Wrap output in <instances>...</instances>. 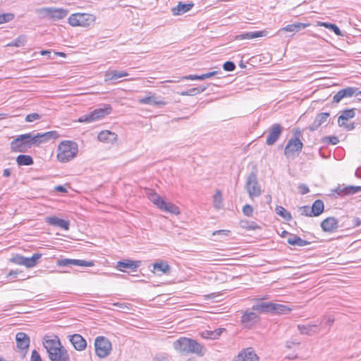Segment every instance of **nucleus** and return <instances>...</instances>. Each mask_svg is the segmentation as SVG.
Listing matches in <instances>:
<instances>
[{"label": "nucleus", "instance_id": "79ce46f5", "mask_svg": "<svg viewBox=\"0 0 361 361\" xmlns=\"http://www.w3.org/2000/svg\"><path fill=\"white\" fill-rule=\"evenodd\" d=\"M213 204L214 208L217 209H219L222 206V195L219 190H217L213 196Z\"/></svg>", "mask_w": 361, "mask_h": 361}, {"label": "nucleus", "instance_id": "864d4df0", "mask_svg": "<svg viewBox=\"0 0 361 361\" xmlns=\"http://www.w3.org/2000/svg\"><path fill=\"white\" fill-rule=\"evenodd\" d=\"M223 68L226 71H233L235 68V65L232 61H226L224 63Z\"/></svg>", "mask_w": 361, "mask_h": 361}, {"label": "nucleus", "instance_id": "603ef678", "mask_svg": "<svg viewBox=\"0 0 361 361\" xmlns=\"http://www.w3.org/2000/svg\"><path fill=\"white\" fill-rule=\"evenodd\" d=\"M14 18L12 13H5L0 15V24L11 20Z\"/></svg>", "mask_w": 361, "mask_h": 361}, {"label": "nucleus", "instance_id": "b1692460", "mask_svg": "<svg viewBox=\"0 0 361 361\" xmlns=\"http://www.w3.org/2000/svg\"><path fill=\"white\" fill-rule=\"evenodd\" d=\"M356 91L353 87H347L339 90L333 97V102L338 103L341 99L345 97H352Z\"/></svg>", "mask_w": 361, "mask_h": 361}, {"label": "nucleus", "instance_id": "8fccbe9b", "mask_svg": "<svg viewBox=\"0 0 361 361\" xmlns=\"http://www.w3.org/2000/svg\"><path fill=\"white\" fill-rule=\"evenodd\" d=\"M52 7H44L39 8L38 10V13L42 15L43 17H49L51 18Z\"/></svg>", "mask_w": 361, "mask_h": 361}, {"label": "nucleus", "instance_id": "052dcab7", "mask_svg": "<svg viewBox=\"0 0 361 361\" xmlns=\"http://www.w3.org/2000/svg\"><path fill=\"white\" fill-rule=\"evenodd\" d=\"M324 140V142H326V140H329V142L332 145H336L339 142V140L336 136L326 137Z\"/></svg>", "mask_w": 361, "mask_h": 361}, {"label": "nucleus", "instance_id": "9b49d317", "mask_svg": "<svg viewBox=\"0 0 361 361\" xmlns=\"http://www.w3.org/2000/svg\"><path fill=\"white\" fill-rule=\"evenodd\" d=\"M255 311L247 310L243 312L240 323L244 327L250 329L259 322V317Z\"/></svg>", "mask_w": 361, "mask_h": 361}, {"label": "nucleus", "instance_id": "f3484780", "mask_svg": "<svg viewBox=\"0 0 361 361\" xmlns=\"http://www.w3.org/2000/svg\"><path fill=\"white\" fill-rule=\"evenodd\" d=\"M69 341L73 348L78 351L84 350L87 347L85 339L80 334H75L69 336Z\"/></svg>", "mask_w": 361, "mask_h": 361}, {"label": "nucleus", "instance_id": "338daca9", "mask_svg": "<svg viewBox=\"0 0 361 361\" xmlns=\"http://www.w3.org/2000/svg\"><path fill=\"white\" fill-rule=\"evenodd\" d=\"M217 73H218V71H212V72H209V73L202 74L203 80L211 78V77L215 75L216 74H217Z\"/></svg>", "mask_w": 361, "mask_h": 361}, {"label": "nucleus", "instance_id": "680f3d73", "mask_svg": "<svg viewBox=\"0 0 361 361\" xmlns=\"http://www.w3.org/2000/svg\"><path fill=\"white\" fill-rule=\"evenodd\" d=\"M230 233V231L228 230H218L215 231L212 233V235L215 236L216 235H221L224 236H228Z\"/></svg>", "mask_w": 361, "mask_h": 361}, {"label": "nucleus", "instance_id": "69168bd1", "mask_svg": "<svg viewBox=\"0 0 361 361\" xmlns=\"http://www.w3.org/2000/svg\"><path fill=\"white\" fill-rule=\"evenodd\" d=\"M300 345V342L294 341H288L286 342V347L288 348H291L293 346H298Z\"/></svg>", "mask_w": 361, "mask_h": 361}, {"label": "nucleus", "instance_id": "bb28decb", "mask_svg": "<svg viewBox=\"0 0 361 361\" xmlns=\"http://www.w3.org/2000/svg\"><path fill=\"white\" fill-rule=\"evenodd\" d=\"M140 104H153L155 106H163L166 105V102L163 100H159L155 97V94H153L151 96L145 97L141 98L138 100Z\"/></svg>", "mask_w": 361, "mask_h": 361}, {"label": "nucleus", "instance_id": "774afa93", "mask_svg": "<svg viewBox=\"0 0 361 361\" xmlns=\"http://www.w3.org/2000/svg\"><path fill=\"white\" fill-rule=\"evenodd\" d=\"M334 322V318L329 316L326 318V324L331 326L333 324Z\"/></svg>", "mask_w": 361, "mask_h": 361}, {"label": "nucleus", "instance_id": "4d7b16f0", "mask_svg": "<svg viewBox=\"0 0 361 361\" xmlns=\"http://www.w3.org/2000/svg\"><path fill=\"white\" fill-rule=\"evenodd\" d=\"M30 361H42L40 355L36 350H32Z\"/></svg>", "mask_w": 361, "mask_h": 361}, {"label": "nucleus", "instance_id": "393cba45", "mask_svg": "<svg viewBox=\"0 0 361 361\" xmlns=\"http://www.w3.org/2000/svg\"><path fill=\"white\" fill-rule=\"evenodd\" d=\"M298 329L300 334L312 336L319 332L320 329L317 324L298 325Z\"/></svg>", "mask_w": 361, "mask_h": 361}, {"label": "nucleus", "instance_id": "09e8293b", "mask_svg": "<svg viewBox=\"0 0 361 361\" xmlns=\"http://www.w3.org/2000/svg\"><path fill=\"white\" fill-rule=\"evenodd\" d=\"M241 226L247 230H256L259 227L255 222L241 221Z\"/></svg>", "mask_w": 361, "mask_h": 361}, {"label": "nucleus", "instance_id": "473e14b6", "mask_svg": "<svg viewBox=\"0 0 361 361\" xmlns=\"http://www.w3.org/2000/svg\"><path fill=\"white\" fill-rule=\"evenodd\" d=\"M324 205L323 202L320 200H317L314 202L312 206L311 213L312 214V216H317L324 212Z\"/></svg>", "mask_w": 361, "mask_h": 361}, {"label": "nucleus", "instance_id": "9d476101", "mask_svg": "<svg viewBox=\"0 0 361 361\" xmlns=\"http://www.w3.org/2000/svg\"><path fill=\"white\" fill-rule=\"evenodd\" d=\"M10 145L11 151L14 152H25L31 147L27 133L18 136Z\"/></svg>", "mask_w": 361, "mask_h": 361}, {"label": "nucleus", "instance_id": "f8f14e48", "mask_svg": "<svg viewBox=\"0 0 361 361\" xmlns=\"http://www.w3.org/2000/svg\"><path fill=\"white\" fill-rule=\"evenodd\" d=\"M283 130V128L280 124H273L268 130L266 144L267 145H273L279 138Z\"/></svg>", "mask_w": 361, "mask_h": 361}, {"label": "nucleus", "instance_id": "20e7f679", "mask_svg": "<svg viewBox=\"0 0 361 361\" xmlns=\"http://www.w3.org/2000/svg\"><path fill=\"white\" fill-rule=\"evenodd\" d=\"M252 310L261 313L287 314L292 308L283 304L262 302L254 305Z\"/></svg>", "mask_w": 361, "mask_h": 361}, {"label": "nucleus", "instance_id": "de8ad7c7", "mask_svg": "<svg viewBox=\"0 0 361 361\" xmlns=\"http://www.w3.org/2000/svg\"><path fill=\"white\" fill-rule=\"evenodd\" d=\"M42 118V115L37 114V113H32L30 114H27L25 118V121L27 123H31L35 121L39 120Z\"/></svg>", "mask_w": 361, "mask_h": 361}, {"label": "nucleus", "instance_id": "423d86ee", "mask_svg": "<svg viewBox=\"0 0 361 361\" xmlns=\"http://www.w3.org/2000/svg\"><path fill=\"white\" fill-rule=\"evenodd\" d=\"M112 107L110 104H104L102 107L94 109L89 114L80 116L78 118L80 123H92L100 120L111 114Z\"/></svg>", "mask_w": 361, "mask_h": 361}, {"label": "nucleus", "instance_id": "ea45409f", "mask_svg": "<svg viewBox=\"0 0 361 361\" xmlns=\"http://www.w3.org/2000/svg\"><path fill=\"white\" fill-rule=\"evenodd\" d=\"M26 42H27L26 36L25 35H21L19 37H18L16 39H15L13 41L7 44L6 45V47H20L24 46Z\"/></svg>", "mask_w": 361, "mask_h": 361}, {"label": "nucleus", "instance_id": "dca6fc26", "mask_svg": "<svg viewBox=\"0 0 361 361\" xmlns=\"http://www.w3.org/2000/svg\"><path fill=\"white\" fill-rule=\"evenodd\" d=\"M361 191V186H345L338 185L332 190L333 193H336L339 196L355 194Z\"/></svg>", "mask_w": 361, "mask_h": 361}, {"label": "nucleus", "instance_id": "37998d69", "mask_svg": "<svg viewBox=\"0 0 361 361\" xmlns=\"http://www.w3.org/2000/svg\"><path fill=\"white\" fill-rule=\"evenodd\" d=\"M221 334L220 330L205 331L202 332L201 336L204 338L216 339Z\"/></svg>", "mask_w": 361, "mask_h": 361}, {"label": "nucleus", "instance_id": "c03bdc74", "mask_svg": "<svg viewBox=\"0 0 361 361\" xmlns=\"http://www.w3.org/2000/svg\"><path fill=\"white\" fill-rule=\"evenodd\" d=\"M276 212L278 215L281 216L286 221H289L292 218L290 212L286 211V209L282 206H277L276 207Z\"/></svg>", "mask_w": 361, "mask_h": 361}, {"label": "nucleus", "instance_id": "1a4fd4ad", "mask_svg": "<svg viewBox=\"0 0 361 361\" xmlns=\"http://www.w3.org/2000/svg\"><path fill=\"white\" fill-rule=\"evenodd\" d=\"M245 187L251 199L259 197L262 194V190L255 173H251L247 176Z\"/></svg>", "mask_w": 361, "mask_h": 361}, {"label": "nucleus", "instance_id": "2f4dec72", "mask_svg": "<svg viewBox=\"0 0 361 361\" xmlns=\"http://www.w3.org/2000/svg\"><path fill=\"white\" fill-rule=\"evenodd\" d=\"M355 115V114L353 109H346L343 111L341 116L338 118V126H344L345 121L353 118Z\"/></svg>", "mask_w": 361, "mask_h": 361}, {"label": "nucleus", "instance_id": "4c0bfd02", "mask_svg": "<svg viewBox=\"0 0 361 361\" xmlns=\"http://www.w3.org/2000/svg\"><path fill=\"white\" fill-rule=\"evenodd\" d=\"M318 26L324 27L326 28H328L331 30H332L337 36H343V33L341 32L339 27L333 23H329L326 22H318L317 23Z\"/></svg>", "mask_w": 361, "mask_h": 361}, {"label": "nucleus", "instance_id": "ddd939ff", "mask_svg": "<svg viewBox=\"0 0 361 361\" xmlns=\"http://www.w3.org/2000/svg\"><path fill=\"white\" fill-rule=\"evenodd\" d=\"M56 264L59 267L67 266H78V267H93L94 265L93 261H86L82 259H59L56 262Z\"/></svg>", "mask_w": 361, "mask_h": 361}, {"label": "nucleus", "instance_id": "f704fd0d", "mask_svg": "<svg viewBox=\"0 0 361 361\" xmlns=\"http://www.w3.org/2000/svg\"><path fill=\"white\" fill-rule=\"evenodd\" d=\"M161 210L176 215L180 214V209L177 206L173 203L166 202L165 201L164 202V205H162L161 208Z\"/></svg>", "mask_w": 361, "mask_h": 361}, {"label": "nucleus", "instance_id": "0eeeda50", "mask_svg": "<svg viewBox=\"0 0 361 361\" xmlns=\"http://www.w3.org/2000/svg\"><path fill=\"white\" fill-rule=\"evenodd\" d=\"M95 353L99 358L107 357L111 350V343L108 338L104 336H98L94 341Z\"/></svg>", "mask_w": 361, "mask_h": 361}, {"label": "nucleus", "instance_id": "5701e85b", "mask_svg": "<svg viewBox=\"0 0 361 361\" xmlns=\"http://www.w3.org/2000/svg\"><path fill=\"white\" fill-rule=\"evenodd\" d=\"M17 346L21 350H27L30 345V338L24 332H18L16 336Z\"/></svg>", "mask_w": 361, "mask_h": 361}, {"label": "nucleus", "instance_id": "a19ab883", "mask_svg": "<svg viewBox=\"0 0 361 361\" xmlns=\"http://www.w3.org/2000/svg\"><path fill=\"white\" fill-rule=\"evenodd\" d=\"M149 199L150 201L155 204L159 209H161L162 205H164V200L161 196L157 193L152 192L149 194Z\"/></svg>", "mask_w": 361, "mask_h": 361}, {"label": "nucleus", "instance_id": "f03ea898", "mask_svg": "<svg viewBox=\"0 0 361 361\" xmlns=\"http://www.w3.org/2000/svg\"><path fill=\"white\" fill-rule=\"evenodd\" d=\"M78 154V145L72 140L61 141L56 149V159L61 163H68L74 159Z\"/></svg>", "mask_w": 361, "mask_h": 361}, {"label": "nucleus", "instance_id": "58836bf2", "mask_svg": "<svg viewBox=\"0 0 361 361\" xmlns=\"http://www.w3.org/2000/svg\"><path fill=\"white\" fill-rule=\"evenodd\" d=\"M203 80V77H202V75H186V76H183V77L180 78H178V80H169L161 81V82H160V84H164L165 82H178L180 80Z\"/></svg>", "mask_w": 361, "mask_h": 361}, {"label": "nucleus", "instance_id": "a211bd4d", "mask_svg": "<svg viewBox=\"0 0 361 361\" xmlns=\"http://www.w3.org/2000/svg\"><path fill=\"white\" fill-rule=\"evenodd\" d=\"M330 114L326 112L318 114L313 123L310 126L309 129L310 131L317 130L321 126L328 121Z\"/></svg>", "mask_w": 361, "mask_h": 361}, {"label": "nucleus", "instance_id": "13d9d810", "mask_svg": "<svg viewBox=\"0 0 361 361\" xmlns=\"http://www.w3.org/2000/svg\"><path fill=\"white\" fill-rule=\"evenodd\" d=\"M24 259L25 257H23L21 255H16L13 258L12 261L17 264L23 265Z\"/></svg>", "mask_w": 361, "mask_h": 361}, {"label": "nucleus", "instance_id": "a18cd8bd", "mask_svg": "<svg viewBox=\"0 0 361 361\" xmlns=\"http://www.w3.org/2000/svg\"><path fill=\"white\" fill-rule=\"evenodd\" d=\"M118 71H108L104 73V81L109 82L111 80H116L118 79Z\"/></svg>", "mask_w": 361, "mask_h": 361}, {"label": "nucleus", "instance_id": "39448f33", "mask_svg": "<svg viewBox=\"0 0 361 361\" xmlns=\"http://www.w3.org/2000/svg\"><path fill=\"white\" fill-rule=\"evenodd\" d=\"M96 21V16L91 13H75L68 18V23L73 27H89Z\"/></svg>", "mask_w": 361, "mask_h": 361}, {"label": "nucleus", "instance_id": "49530a36", "mask_svg": "<svg viewBox=\"0 0 361 361\" xmlns=\"http://www.w3.org/2000/svg\"><path fill=\"white\" fill-rule=\"evenodd\" d=\"M42 135L44 142H47L49 140H56L60 136L59 133L55 130L42 133Z\"/></svg>", "mask_w": 361, "mask_h": 361}, {"label": "nucleus", "instance_id": "c756f323", "mask_svg": "<svg viewBox=\"0 0 361 361\" xmlns=\"http://www.w3.org/2000/svg\"><path fill=\"white\" fill-rule=\"evenodd\" d=\"M68 14V10L67 9L52 7L50 18L54 20H61L66 17Z\"/></svg>", "mask_w": 361, "mask_h": 361}, {"label": "nucleus", "instance_id": "c85d7f7f", "mask_svg": "<svg viewBox=\"0 0 361 361\" xmlns=\"http://www.w3.org/2000/svg\"><path fill=\"white\" fill-rule=\"evenodd\" d=\"M288 244L294 246L304 247L310 244V242L302 239L300 237L295 234L289 235L287 239Z\"/></svg>", "mask_w": 361, "mask_h": 361}, {"label": "nucleus", "instance_id": "6ab92c4d", "mask_svg": "<svg viewBox=\"0 0 361 361\" xmlns=\"http://www.w3.org/2000/svg\"><path fill=\"white\" fill-rule=\"evenodd\" d=\"M338 220L334 217H328L321 223V227L325 232H333L337 229L338 225Z\"/></svg>", "mask_w": 361, "mask_h": 361}, {"label": "nucleus", "instance_id": "7c9ffc66", "mask_svg": "<svg viewBox=\"0 0 361 361\" xmlns=\"http://www.w3.org/2000/svg\"><path fill=\"white\" fill-rule=\"evenodd\" d=\"M171 267L165 261H159L153 264V272L160 271L162 274H168L170 272Z\"/></svg>", "mask_w": 361, "mask_h": 361}, {"label": "nucleus", "instance_id": "aec40b11", "mask_svg": "<svg viewBox=\"0 0 361 361\" xmlns=\"http://www.w3.org/2000/svg\"><path fill=\"white\" fill-rule=\"evenodd\" d=\"M268 35V31L266 30L256 32H245L238 35H236L235 39L237 40L242 39H252L257 37H262Z\"/></svg>", "mask_w": 361, "mask_h": 361}, {"label": "nucleus", "instance_id": "4468645a", "mask_svg": "<svg viewBox=\"0 0 361 361\" xmlns=\"http://www.w3.org/2000/svg\"><path fill=\"white\" fill-rule=\"evenodd\" d=\"M233 361H259V357L252 348H247L239 352Z\"/></svg>", "mask_w": 361, "mask_h": 361}, {"label": "nucleus", "instance_id": "6e6552de", "mask_svg": "<svg viewBox=\"0 0 361 361\" xmlns=\"http://www.w3.org/2000/svg\"><path fill=\"white\" fill-rule=\"evenodd\" d=\"M300 131H296L295 137L288 141L284 149V154L287 158L293 157L295 152H300L302 150L303 144L300 140Z\"/></svg>", "mask_w": 361, "mask_h": 361}, {"label": "nucleus", "instance_id": "2eb2a0df", "mask_svg": "<svg viewBox=\"0 0 361 361\" xmlns=\"http://www.w3.org/2000/svg\"><path fill=\"white\" fill-rule=\"evenodd\" d=\"M141 262L140 261H134L131 259H125L123 261H119L117 262V264L116 266V268L121 271L124 272L125 269H130L133 271H135L140 266Z\"/></svg>", "mask_w": 361, "mask_h": 361}, {"label": "nucleus", "instance_id": "e2e57ef3", "mask_svg": "<svg viewBox=\"0 0 361 361\" xmlns=\"http://www.w3.org/2000/svg\"><path fill=\"white\" fill-rule=\"evenodd\" d=\"M298 189L302 195H305L309 192V188L305 184H300L298 186Z\"/></svg>", "mask_w": 361, "mask_h": 361}, {"label": "nucleus", "instance_id": "6e6d98bb", "mask_svg": "<svg viewBox=\"0 0 361 361\" xmlns=\"http://www.w3.org/2000/svg\"><path fill=\"white\" fill-rule=\"evenodd\" d=\"M300 212L302 215L312 216V214L311 213V208L308 206H303L300 208Z\"/></svg>", "mask_w": 361, "mask_h": 361}, {"label": "nucleus", "instance_id": "3c124183", "mask_svg": "<svg viewBox=\"0 0 361 361\" xmlns=\"http://www.w3.org/2000/svg\"><path fill=\"white\" fill-rule=\"evenodd\" d=\"M206 90L205 87H193L190 90H188V95L189 96H195L197 94H200L202 92H204Z\"/></svg>", "mask_w": 361, "mask_h": 361}, {"label": "nucleus", "instance_id": "c9c22d12", "mask_svg": "<svg viewBox=\"0 0 361 361\" xmlns=\"http://www.w3.org/2000/svg\"><path fill=\"white\" fill-rule=\"evenodd\" d=\"M41 256V254L35 253L31 257H25L23 265L28 268L35 267Z\"/></svg>", "mask_w": 361, "mask_h": 361}, {"label": "nucleus", "instance_id": "5fc2aeb1", "mask_svg": "<svg viewBox=\"0 0 361 361\" xmlns=\"http://www.w3.org/2000/svg\"><path fill=\"white\" fill-rule=\"evenodd\" d=\"M243 214L247 216H251L253 213V209L251 205L250 204H245L243 207Z\"/></svg>", "mask_w": 361, "mask_h": 361}, {"label": "nucleus", "instance_id": "7ed1b4c3", "mask_svg": "<svg viewBox=\"0 0 361 361\" xmlns=\"http://www.w3.org/2000/svg\"><path fill=\"white\" fill-rule=\"evenodd\" d=\"M174 349L180 353H195L197 355L203 356L206 349L195 340L185 337L180 338L173 342Z\"/></svg>", "mask_w": 361, "mask_h": 361}, {"label": "nucleus", "instance_id": "bf43d9fd", "mask_svg": "<svg viewBox=\"0 0 361 361\" xmlns=\"http://www.w3.org/2000/svg\"><path fill=\"white\" fill-rule=\"evenodd\" d=\"M221 294L219 293H213L211 294L204 295V298L205 300H215L216 302H218V300H216Z\"/></svg>", "mask_w": 361, "mask_h": 361}, {"label": "nucleus", "instance_id": "cd10ccee", "mask_svg": "<svg viewBox=\"0 0 361 361\" xmlns=\"http://www.w3.org/2000/svg\"><path fill=\"white\" fill-rule=\"evenodd\" d=\"M193 5L194 4L192 3L183 4L179 2L176 7L171 8V12L173 16L182 15L190 11L193 7Z\"/></svg>", "mask_w": 361, "mask_h": 361}, {"label": "nucleus", "instance_id": "e433bc0d", "mask_svg": "<svg viewBox=\"0 0 361 361\" xmlns=\"http://www.w3.org/2000/svg\"><path fill=\"white\" fill-rule=\"evenodd\" d=\"M28 136V139L30 142V146L36 145L38 146L42 143H44V140L42 139V133H37L36 135H33L32 133H27Z\"/></svg>", "mask_w": 361, "mask_h": 361}, {"label": "nucleus", "instance_id": "4be33fe9", "mask_svg": "<svg viewBox=\"0 0 361 361\" xmlns=\"http://www.w3.org/2000/svg\"><path fill=\"white\" fill-rule=\"evenodd\" d=\"M97 138L100 142L113 144L117 139V135L109 130H103L98 134Z\"/></svg>", "mask_w": 361, "mask_h": 361}, {"label": "nucleus", "instance_id": "f257e3e1", "mask_svg": "<svg viewBox=\"0 0 361 361\" xmlns=\"http://www.w3.org/2000/svg\"><path fill=\"white\" fill-rule=\"evenodd\" d=\"M43 345L51 361H70L68 350L63 346L57 336L44 338Z\"/></svg>", "mask_w": 361, "mask_h": 361}, {"label": "nucleus", "instance_id": "412c9836", "mask_svg": "<svg viewBox=\"0 0 361 361\" xmlns=\"http://www.w3.org/2000/svg\"><path fill=\"white\" fill-rule=\"evenodd\" d=\"M45 221L49 225L60 227L66 231L69 229V221L56 216H47L45 219Z\"/></svg>", "mask_w": 361, "mask_h": 361}, {"label": "nucleus", "instance_id": "0e129e2a", "mask_svg": "<svg viewBox=\"0 0 361 361\" xmlns=\"http://www.w3.org/2000/svg\"><path fill=\"white\" fill-rule=\"evenodd\" d=\"M154 361H170V359L166 355H157L154 358Z\"/></svg>", "mask_w": 361, "mask_h": 361}, {"label": "nucleus", "instance_id": "72a5a7b5", "mask_svg": "<svg viewBox=\"0 0 361 361\" xmlns=\"http://www.w3.org/2000/svg\"><path fill=\"white\" fill-rule=\"evenodd\" d=\"M16 162L18 166H30L33 164V159L30 155L20 154L16 157Z\"/></svg>", "mask_w": 361, "mask_h": 361}, {"label": "nucleus", "instance_id": "a878e982", "mask_svg": "<svg viewBox=\"0 0 361 361\" xmlns=\"http://www.w3.org/2000/svg\"><path fill=\"white\" fill-rule=\"evenodd\" d=\"M310 26V23H297L293 24H290L281 28L279 30V33L281 32H298L302 29H305Z\"/></svg>", "mask_w": 361, "mask_h": 361}]
</instances>
